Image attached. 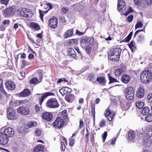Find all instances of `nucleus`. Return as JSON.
Segmentation results:
<instances>
[{"instance_id":"f257e3e1","label":"nucleus","mask_w":152,"mask_h":152,"mask_svg":"<svg viewBox=\"0 0 152 152\" xmlns=\"http://www.w3.org/2000/svg\"><path fill=\"white\" fill-rule=\"evenodd\" d=\"M152 74L150 70H145L140 75V79L142 82L144 83L151 81L152 79Z\"/></svg>"},{"instance_id":"f03ea898","label":"nucleus","mask_w":152,"mask_h":152,"mask_svg":"<svg viewBox=\"0 0 152 152\" xmlns=\"http://www.w3.org/2000/svg\"><path fill=\"white\" fill-rule=\"evenodd\" d=\"M121 50L120 48H114L112 52L109 53L110 56V58L111 60L116 61L119 59Z\"/></svg>"},{"instance_id":"7ed1b4c3","label":"nucleus","mask_w":152,"mask_h":152,"mask_svg":"<svg viewBox=\"0 0 152 152\" xmlns=\"http://www.w3.org/2000/svg\"><path fill=\"white\" fill-rule=\"evenodd\" d=\"M126 98L129 100L133 99L134 96V91L133 88L131 87L127 88L124 91Z\"/></svg>"},{"instance_id":"20e7f679","label":"nucleus","mask_w":152,"mask_h":152,"mask_svg":"<svg viewBox=\"0 0 152 152\" xmlns=\"http://www.w3.org/2000/svg\"><path fill=\"white\" fill-rule=\"evenodd\" d=\"M46 105L47 107L53 108H58L59 106V104L56 98H51L47 101Z\"/></svg>"},{"instance_id":"39448f33","label":"nucleus","mask_w":152,"mask_h":152,"mask_svg":"<svg viewBox=\"0 0 152 152\" xmlns=\"http://www.w3.org/2000/svg\"><path fill=\"white\" fill-rule=\"evenodd\" d=\"M18 11L19 15L24 17L31 18L33 15L31 10L26 8H23Z\"/></svg>"},{"instance_id":"423d86ee","label":"nucleus","mask_w":152,"mask_h":152,"mask_svg":"<svg viewBox=\"0 0 152 152\" xmlns=\"http://www.w3.org/2000/svg\"><path fill=\"white\" fill-rule=\"evenodd\" d=\"M7 114L8 118L10 120H15L16 118V112L13 108L10 107L7 109Z\"/></svg>"},{"instance_id":"0eeeda50","label":"nucleus","mask_w":152,"mask_h":152,"mask_svg":"<svg viewBox=\"0 0 152 152\" xmlns=\"http://www.w3.org/2000/svg\"><path fill=\"white\" fill-rule=\"evenodd\" d=\"M93 39L92 38L85 36L83 37L80 40V44L82 47H85L86 44L92 45Z\"/></svg>"},{"instance_id":"6e6552de","label":"nucleus","mask_w":152,"mask_h":152,"mask_svg":"<svg viewBox=\"0 0 152 152\" xmlns=\"http://www.w3.org/2000/svg\"><path fill=\"white\" fill-rule=\"evenodd\" d=\"M18 113L23 115H27L29 114L30 110L29 108L27 106H21L17 109Z\"/></svg>"},{"instance_id":"1a4fd4ad","label":"nucleus","mask_w":152,"mask_h":152,"mask_svg":"<svg viewBox=\"0 0 152 152\" xmlns=\"http://www.w3.org/2000/svg\"><path fill=\"white\" fill-rule=\"evenodd\" d=\"M64 123V121L61 118L58 117L53 122V125L56 128H61L63 127Z\"/></svg>"},{"instance_id":"9d476101","label":"nucleus","mask_w":152,"mask_h":152,"mask_svg":"<svg viewBox=\"0 0 152 152\" xmlns=\"http://www.w3.org/2000/svg\"><path fill=\"white\" fill-rule=\"evenodd\" d=\"M117 7L119 12H123L126 10V6L123 0H118Z\"/></svg>"},{"instance_id":"9b49d317","label":"nucleus","mask_w":152,"mask_h":152,"mask_svg":"<svg viewBox=\"0 0 152 152\" xmlns=\"http://www.w3.org/2000/svg\"><path fill=\"white\" fill-rule=\"evenodd\" d=\"M4 134L8 138L12 137L14 134V131L13 129L11 127L6 128L4 132Z\"/></svg>"},{"instance_id":"f8f14e48","label":"nucleus","mask_w":152,"mask_h":152,"mask_svg":"<svg viewBox=\"0 0 152 152\" xmlns=\"http://www.w3.org/2000/svg\"><path fill=\"white\" fill-rule=\"evenodd\" d=\"M49 26L52 28H55L57 26L58 21L56 18L52 17L48 21Z\"/></svg>"},{"instance_id":"ddd939ff","label":"nucleus","mask_w":152,"mask_h":152,"mask_svg":"<svg viewBox=\"0 0 152 152\" xmlns=\"http://www.w3.org/2000/svg\"><path fill=\"white\" fill-rule=\"evenodd\" d=\"M9 141V138L2 132H0V144L2 145L6 144Z\"/></svg>"},{"instance_id":"4468645a","label":"nucleus","mask_w":152,"mask_h":152,"mask_svg":"<svg viewBox=\"0 0 152 152\" xmlns=\"http://www.w3.org/2000/svg\"><path fill=\"white\" fill-rule=\"evenodd\" d=\"M5 86L8 90H12L15 89V85L14 83L12 81H7L5 83Z\"/></svg>"},{"instance_id":"2eb2a0df","label":"nucleus","mask_w":152,"mask_h":152,"mask_svg":"<svg viewBox=\"0 0 152 152\" xmlns=\"http://www.w3.org/2000/svg\"><path fill=\"white\" fill-rule=\"evenodd\" d=\"M4 15L5 16H12L14 14V11L12 8H7L4 10Z\"/></svg>"},{"instance_id":"dca6fc26","label":"nucleus","mask_w":152,"mask_h":152,"mask_svg":"<svg viewBox=\"0 0 152 152\" xmlns=\"http://www.w3.org/2000/svg\"><path fill=\"white\" fill-rule=\"evenodd\" d=\"M42 118L48 121H50L52 119V114L50 113H44L42 114Z\"/></svg>"},{"instance_id":"f3484780","label":"nucleus","mask_w":152,"mask_h":152,"mask_svg":"<svg viewBox=\"0 0 152 152\" xmlns=\"http://www.w3.org/2000/svg\"><path fill=\"white\" fill-rule=\"evenodd\" d=\"M145 95L144 89L142 87H140L137 91L136 92V96L139 98H142Z\"/></svg>"},{"instance_id":"a211bd4d","label":"nucleus","mask_w":152,"mask_h":152,"mask_svg":"<svg viewBox=\"0 0 152 152\" xmlns=\"http://www.w3.org/2000/svg\"><path fill=\"white\" fill-rule=\"evenodd\" d=\"M104 114L109 121H112L114 115L110 110L108 109H106Z\"/></svg>"},{"instance_id":"6ab92c4d","label":"nucleus","mask_w":152,"mask_h":152,"mask_svg":"<svg viewBox=\"0 0 152 152\" xmlns=\"http://www.w3.org/2000/svg\"><path fill=\"white\" fill-rule=\"evenodd\" d=\"M72 91V90L71 88L67 87L62 88L59 90V92L63 96L68 93L71 92Z\"/></svg>"},{"instance_id":"aec40b11","label":"nucleus","mask_w":152,"mask_h":152,"mask_svg":"<svg viewBox=\"0 0 152 152\" xmlns=\"http://www.w3.org/2000/svg\"><path fill=\"white\" fill-rule=\"evenodd\" d=\"M130 79L129 76L127 75H123L121 78V81L125 83H128L130 80Z\"/></svg>"},{"instance_id":"412c9836","label":"nucleus","mask_w":152,"mask_h":152,"mask_svg":"<svg viewBox=\"0 0 152 152\" xmlns=\"http://www.w3.org/2000/svg\"><path fill=\"white\" fill-rule=\"evenodd\" d=\"M66 101L68 102H72L75 99V96L73 94L71 93L66 95L65 97Z\"/></svg>"},{"instance_id":"4be33fe9","label":"nucleus","mask_w":152,"mask_h":152,"mask_svg":"<svg viewBox=\"0 0 152 152\" xmlns=\"http://www.w3.org/2000/svg\"><path fill=\"white\" fill-rule=\"evenodd\" d=\"M96 80L99 82V84L104 86L106 85V81L105 77L102 76L98 77Z\"/></svg>"},{"instance_id":"5701e85b","label":"nucleus","mask_w":152,"mask_h":152,"mask_svg":"<svg viewBox=\"0 0 152 152\" xmlns=\"http://www.w3.org/2000/svg\"><path fill=\"white\" fill-rule=\"evenodd\" d=\"M135 132L133 131H130L129 132L128 134V139L130 141L134 140L135 137Z\"/></svg>"},{"instance_id":"b1692460","label":"nucleus","mask_w":152,"mask_h":152,"mask_svg":"<svg viewBox=\"0 0 152 152\" xmlns=\"http://www.w3.org/2000/svg\"><path fill=\"white\" fill-rule=\"evenodd\" d=\"M44 146L42 145H39L35 146L34 149V152H43Z\"/></svg>"},{"instance_id":"393cba45","label":"nucleus","mask_w":152,"mask_h":152,"mask_svg":"<svg viewBox=\"0 0 152 152\" xmlns=\"http://www.w3.org/2000/svg\"><path fill=\"white\" fill-rule=\"evenodd\" d=\"M30 93V91L29 89H25L22 92L20 93L19 95L21 96H26L29 95Z\"/></svg>"},{"instance_id":"a878e982","label":"nucleus","mask_w":152,"mask_h":152,"mask_svg":"<svg viewBox=\"0 0 152 152\" xmlns=\"http://www.w3.org/2000/svg\"><path fill=\"white\" fill-rule=\"evenodd\" d=\"M49 95L50 94H49V93L47 92L43 94L42 96H39V100L40 102L39 104H41L44 99Z\"/></svg>"},{"instance_id":"bb28decb","label":"nucleus","mask_w":152,"mask_h":152,"mask_svg":"<svg viewBox=\"0 0 152 152\" xmlns=\"http://www.w3.org/2000/svg\"><path fill=\"white\" fill-rule=\"evenodd\" d=\"M68 54L69 56H72L73 58H75L76 56V54L75 52L73 49L72 48L69 49Z\"/></svg>"},{"instance_id":"cd10ccee","label":"nucleus","mask_w":152,"mask_h":152,"mask_svg":"<svg viewBox=\"0 0 152 152\" xmlns=\"http://www.w3.org/2000/svg\"><path fill=\"white\" fill-rule=\"evenodd\" d=\"M27 125L28 128H32L36 126L37 123L34 121H30L27 123Z\"/></svg>"},{"instance_id":"c85d7f7f","label":"nucleus","mask_w":152,"mask_h":152,"mask_svg":"<svg viewBox=\"0 0 152 152\" xmlns=\"http://www.w3.org/2000/svg\"><path fill=\"white\" fill-rule=\"evenodd\" d=\"M122 72H123V71L122 69L121 68L118 69L115 71L114 74L116 77H118L121 75Z\"/></svg>"},{"instance_id":"c756f323","label":"nucleus","mask_w":152,"mask_h":152,"mask_svg":"<svg viewBox=\"0 0 152 152\" xmlns=\"http://www.w3.org/2000/svg\"><path fill=\"white\" fill-rule=\"evenodd\" d=\"M135 105L137 108L140 109L143 107L144 105V103L143 102L140 101H136L135 103Z\"/></svg>"},{"instance_id":"7c9ffc66","label":"nucleus","mask_w":152,"mask_h":152,"mask_svg":"<svg viewBox=\"0 0 152 152\" xmlns=\"http://www.w3.org/2000/svg\"><path fill=\"white\" fill-rule=\"evenodd\" d=\"M150 112L149 108L147 106L144 107L142 110V113L143 115H147Z\"/></svg>"},{"instance_id":"2f4dec72","label":"nucleus","mask_w":152,"mask_h":152,"mask_svg":"<svg viewBox=\"0 0 152 152\" xmlns=\"http://www.w3.org/2000/svg\"><path fill=\"white\" fill-rule=\"evenodd\" d=\"M0 91L4 94H7V93L4 89L3 81L1 78H0Z\"/></svg>"},{"instance_id":"473e14b6","label":"nucleus","mask_w":152,"mask_h":152,"mask_svg":"<svg viewBox=\"0 0 152 152\" xmlns=\"http://www.w3.org/2000/svg\"><path fill=\"white\" fill-rule=\"evenodd\" d=\"M129 46L132 52L136 48L135 42L133 41H132L130 42V43L129 45Z\"/></svg>"},{"instance_id":"72a5a7b5","label":"nucleus","mask_w":152,"mask_h":152,"mask_svg":"<svg viewBox=\"0 0 152 152\" xmlns=\"http://www.w3.org/2000/svg\"><path fill=\"white\" fill-rule=\"evenodd\" d=\"M151 145V142L148 140H146L144 141V146L145 148H148Z\"/></svg>"},{"instance_id":"f704fd0d","label":"nucleus","mask_w":152,"mask_h":152,"mask_svg":"<svg viewBox=\"0 0 152 152\" xmlns=\"http://www.w3.org/2000/svg\"><path fill=\"white\" fill-rule=\"evenodd\" d=\"M131 106L130 104L128 102H126L123 104L122 107L123 110H128Z\"/></svg>"},{"instance_id":"c9c22d12","label":"nucleus","mask_w":152,"mask_h":152,"mask_svg":"<svg viewBox=\"0 0 152 152\" xmlns=\"http://www.w3.org/2000/svg\"><path fill=\"white\" fill-rule=\"evenodd\" d=\"M61 114L64 120L66 121L68 120V115L66 110H63L61 113Z\"/></svg>"},{"instance_id":"e433bc0d","label":"nucleus","mask_w":152,"mask_h":152,"mask_svg":"<svg viewBox=\"0 0 152 152\" xmlns=\"http://www.w3.org/2000/svg\"><path fill=\"white\" fill-rule=\"evenodd\" d=\"M88 78L89 79V80L94 82L95 78H96V76L93 74H91L89 75Z\"/></svg>"},{"instance_id":"4c0bfd02","label":"nucleus","mask_w":152,"mask_h":152,"mask_svg":"<svg viewBox=\"0 0 152 152\" xmlns=\"http://www.w3.org/2000/svg\"><path fill=\"white\" fill-rule=\"evenodd\" d=\"M73 34L72 30V29H69L65 33V34L66 35V37L67 38L69 37H71L72 35Z\"/></svg>"},{"instance_id":"58836bf2","label":"nucleus","mask_w":152,"mask_h":152,"mask_svg":"<svg viewBox=\"0 0 152 152\" xmlns=\"http://www.w3.org/2000/svg\"><path fill=\"white\" fill-rule=\"evenodd\" d=\"M35 135L37 136H40L42 134V131L39 129H36L35 130Z\"/></svg>"},{"instance_id":"ea45409f","label":"nucleus","mask_w":152,"mask_h":152,"mask_svg":"<svg viewBox=\"0 0 152 152\" xmlns=\"http://www.w3.org/2000/svg\"><path fill=\"white\" fill-rule=\"evenodd\" d=\"M145 120L148 122L152 121V113H150L147 115L145 117Z\"/></svg>"},{"instance_id":"a19ab883","label":"nucleus","mask_w":152,"mask_h":152,"mask_svg":"<svg viewBox=\"0 0 152 152\" xmlns=\"http://www.w3.org/2000/svg\"><path fill=\"white\" fill-rule=\"evenodd\" d=\"M39 80L37 77H34L32 78L30 81V84H34L39 83Z\"/></svg>"},{"instance_id":"79ce46f5","label":"nucleus","mask_w":152,"mask_h":152,"mask_svg":"<svg viewBox=\"0 0 152 152\" xmlns=\"http://www.w3.org/2000/svg\"><path fill=\"white\" fill-rule=\"evenodd\" d=\"M144 39V36L142 35H139L137 38V41L139 42H140L142 41Z\"/></svg>"},{"instance_id":"37998d69","label":"nucleus","mask_w":152,"mask_h":152,"mask_svg":"<svg viewBox=\"0 0 152 152\" xmlns=\"http://www.w3.org/2000/svg\"><path fill=\"white\" fill-rule=\"evenodd\" d=\"M31 26L33 27L34 28L37 30H38L39 29V25L35 23H32Z\"/></svg>"},{"instance_id":"c03bdc74","label":"nucleus","mask_w":152,"mask_h":152,"mask_svg":"<svg viewBox=\"0 0 152 152\" xmlns=\"http://www.w3.org/2000/svg\"><path fill=\"white\" fill-rule=\"evenodd\" d=\"M143 24L140 22H139L138 23H137L136 24L135 26V29H137L138 28H141L143 26Z\"/></svg>"},{"instance_id":"a18cd8bd","label":"nucleus","mask_w":152,"mask_h":152,"mask_svg":"<svg viewBox=\"0 0 152 152\" xmlns=\"http://www.w3.org/2000/svg\"><path fill=\"white\" fill-rule=\"evenodd\" d=\"M61 10L64 14L66 13L68 11V8L66 7H64L61 9Z\"/></svg>"},{"instance_id":"49530a36","label":"nucleus","mask_w":152,"mask_h":152,"mask_svg":"<svg viewBox=\"0 0 152 152\" xmlns=\"http://www.w3.org/2000/svg\"><path fill=\"white\" fill-rule=\"evenodd\" d=\"M147 101L148 102L152 103V94L150 93L147 96Z\"/></svg>"},{"instance_id":"de8ad7c7","label":"nucleus","mask_w":152,"mask_h":152,"mask_svg":"<svg viewBox=\"0 0 152 152\" xmlns=\"http://www.w3.org/2000/svg\"><path fill=\"white\" fill-rule=\"evenodd\" d=\"M109 79L110 80L109 84L117 82V80L112 77L109 76Z\"/></svg>"},{"instance_id":"09e8293b","label":"nucleus","mask_w":152,"mask_h":152,"mask_svg":"<svg viewBox=\"0 0 152 152\" xmlns=\"http://www.w3.org/2000/svg\"><path fill=\"white\" fill-rule=\"evenodd\" d=\"M91 48L90 45L86 46V51L88 54H89L91 51Z\"/></svg>"},{"instance_id":"8fccbe9b","label":"nucleus","mask_w":152,"mask_h":152,"mask_svg":"<svg viewBox=\"0 0 152 152\" xmlns=\"http://www.w3.org/2000/svg\"><path fill=\"white\" fill-rule=\"evenodd\" d=\"M106 123V121L104 120H102L99 123V126L101 127H102L103 126H104Z\"/></svg>"},{"instance_id":"3c124183","label":"nucleus","mask_w":152,"mask_h":152,"mask_svg":"<svg viewBox=\"0 0 152 152\" xmlns=\"http://www.w3.org/2000/svg\"><path fill=\"white\" fill-rule=\"evenodd\" d=\"M10 21L9 20H4L2 22L3 24L6 26H8L10 24Z\"/></svg>"},{"instance_id":"603ef678","label":"nucleus","mask_w":152,"mask_h":152,"mask_svg":"<svg viewBox=\"0 0 152 152\" xmlns=\"http://www.w3.org/2000/svg\"><path fill=\"white\" fill-rule=\"evenodd\" d=\"M64 81L65 82H67V81L66 80V79L64 78H61L59 79L58 81H57V84L60 83H61L62 81Z\"/></svg>"},{"instance_id":"864d4df0","label":"nucleus","mask_w":152,"mask_h":152,"mask_svg":"<svg viewBox=\"0 0 152 152\" xmlns=\"http://www.w3.org/2000/svg\"><path fill=\"white\" fill-rule=\"evenodd\" d=\"M9 0H0V2L2 4L7 5L9 2Z\"/></svg>"},{"instance_id":"5fc2aeb1","label":"nucleus","mask_w":152,"mask_h":152,"mask_svg":"<svg viewBox=\"0 0 152 152\" xmlns=\"http://www.w3.org/2000/svg\"><path fill=\"white\" fill-rule=\"evenodd\" d=\"M133 16L131 15L129 16L127 18L128 21L129 22H131L133 20Z\"/></svg>"},{"instance_id":"6e6d98bb","label":"nucleus","mask_w":152,"mask_h":152,"mask_svg":"<svg viewBox=\"0 0 152 152\" xmlns=\"http://www.w3.org/2000/svg\"><path fill=\"white\" fill-rule=\"evenodd\" d=\"M107 133L106 132H105L104 134H103V142H104L105 141V140L106 138V137H107Z\"/></svg>"},{"instance_id":"4d7b16f0","label":"nucleus","mask_w":152,"mask_h":152,"mask_svg":"<svg viewBox=\"0 0 152 152\" xmlns=\"http://www.w3.org/2000/svg\"><path fill=\"white\" fill-rule=\"evenodd\" d=\"M39 12L40 15V18L41 20L43 21V12L39 10Z\"/></svg>"},{"instance_id":"13d9d810","label":"nucleus","mask_w":152,"mask_h":152,"mask_svg":"<svg viewBox=\"0 0 152 152\" xmlns=\"http://www.w3.org/2000/svg\"><path fill=\"white\" fill-rule=\"evenodd\" d=\"M144 29H145V28H143L142 29H140V30H138L136 31V32L134 33V38H135L137 34L139 33L140 32L142 31H143Z\"/></svg>"},{"instance_id":"bf43d9fd","label":"nucleus","mask_w":152,"mask_h":152,"mask_svg":"<svg viewBox=\"0 0 152 152\" xmlns=\"http://www.w3.org/2000/svg\"><path fill=\"white\" fill-rule=\"evenodd\" d=\"M148 135L149 137H152V127H151L149 130L148 131Z\"/></svg>"},{"instance_id":"052dcab7","label":"nucleus","mask_w":152,"mask_h":152,"mask_svg":"<svg viewBox=\"0 0 152 152\" xmlns=\"http://www.w3.org/2000/svg\"><path fill=\"white\" fill-rule=\"evenodd\" d=\"M40 108L38 105H36L35 107V110L36 112L39 113V111L40 110Z\"/></svg>"},{"instance_id":"680f3d73","label":"nucleus","mask_w":152,"mask_h":152,"mask_svg":"<svg viewBox=\"0 0 152 152\" xmlns=\"http://www.w3.org/2000/svg\"><path fill=\"white\" fill-rule=\"evenodd\" d=\"M129 11H126V13H125V14H124V15H125L126 16H127L129 13H130V12L132 11V9L131 8V7H129Z\"/></svg>"},{"instance_id":"e2e57ef3","label":"nucleus","mask_w":152,"mask_h":152,"mask_svg":"<svg viewBox=\"0 0 152 152\" xmlns=\"http://www.w3.org/2000/svg\"><path fill=\"white\" fill-rule=\"evenodd\" d=\"M76 39H71L69 40V43H70L71 44H74L75 43H76Z\"/></svg>"},{"instance_id":"0e129e2a","label":"nucleus","mask_w":152,"mask_h":152,"mask_svg":"<svg viewBox=\"0 0 152 152\" xmlns=\"http://www.w3.org/2000/svg\"><path fill=\"white\" fill-rule=\"evenodd\" d=\"M61 150L62 149L63 151H64L65 149V145L64 143L63 142L61 143Z\"/></svg>"},{"instance_id":"69168bd1","label":"nucleus","mask_w":152,"mask_h":152,"mask_svg":"<svg viewBox=\"0 0 152 152\" xmlns=\"http://www.w3.org/2000/svg\"><path fill=\"white\" fill-rule=\"evenodd\" d=\"M131 37L128 36L125 39V42H129V40L131 39Z\"/></svg>"},{"instance_id":"338daca9","label":"nucleus","mask_w":152,"mask_h":152,"mask_svg":"<svg viewBox=\"0 0 152 152\" xmlns=\"http://www.w3.org/2000/svg\"><path fill=\"white\" fill-rule=\"evenodd\" d=\"M74 140H71L69 141V145L71 146H73L74 144Z\"/></svg>"},{"instance_id":"774afa93","label":"nucleus","mask_w":152,"mask_h":152,"mask_svg":"<svg viewBox=\"0 0 152 152\" xmlns=\"http://www.w3.org/2000/svg\"><path fill=\"white\" fill-rule=\"evenodd\" d=\"M116 141L115 138H113L112 140V141L110 142V143L112 145H114Z\"/></svg>"}]
</instances>
